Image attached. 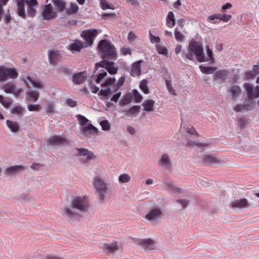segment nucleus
Returning <instances> with one entry per match:
<instances>
[{
    "label": "nucleus",
    "instance_id": "obj_44",
    "mask_svg": "<svg viewBox=\"0 0 259 259\" xmlns=\"http://www.w3.org/2000/svg\"><path fill=\"white\" fill-rule=\"evenodd\" d=\"M115 78L114 77H110L102 84L103 87L110 86L109 88H112V86L115 85Z\"/></svg>",
    "mask_w": 259,
    "mask_h": 259
},
{
    "label": "nucleus",
    "instance_id": "obj_2",
    "mask_svg": "<svg viewBox=\"0 0 259 259\" xmlns=\"http://www.w3.org/2000/svg\"><path fill=\"white\" fill-rule=\"evenodd\" d=\"M89 206V201L86 196H78L72 200L71 208L64 207L62 211L69 219H71L76 217V213L73 211L74 208L84 212L88 210Z\"/></svg>",
    "mask_w": 259,
    "mask_h": 259
},
{
    "label": "nucleus",
    "instance_id": "obj_61",
    "mask_svg": "<svg viewBox=\"0 0 259 259\" xmlns=\"http://www.w3.org/2000/svg\"><path fill=\"white\" fill-rule=\"evenodd\" d=\"M100 6L103 10H106L108 9H111L108 4L106 2L105 0H101Z\"/></svg>",
    "mask_w": 259,
    "mask_h": 259
},
{
    "label": "nucleus",
    "instance_id": "obj_31",
    "mask_svg": "<svg viewBox=\"0 0 259 259\" xmlns=\"http://www.w3.org/2000/svg\"><path fill=\"white\" fill-rule=\"evenodd\" d=\"M66 13L67 14L71 15L73 14L76 13L78 10V7L77 5L75 3H70V8L65 9Z\"/></svg>",
    "mask_w": 259,
    "mask_h": 259
},
{
    "label": "nucleus",
    "instance_id": "obj_12",
    "mask_svg": "<svg viewBox=\"0 0 259 259\" xmlns=\"http://www.w3.org/2000/svg\"><path fill=\"white\" fill-rule=\"evenodd\" d=\"M2 89L7 94H12L15 96H18L21 93L22 90L19 88H16L15 84L11 82H8L3 84Z\"/></svg>",
    "mask_w": 259,
    "mask_h": 259
},
{
    "label": "nucleus",
    "instance_id": "obj_50",
    "mask_svg": "<svg viewBox=\"0 0 259 259\" xmlns=\"http://www.w3.org/2000/svg\"><path fill=\"white\" fill-rule=\"evenodd\" d=\"M27 108L30 111H38L41 109V106L39 104H29Z\"/></svg>",
    "mask_w": 259,
    "mask_h": 259
},
{
    "label": "nucleus",
    "instance_id": "obj_60",
    "mask_svg": "<svg viewBox=\"0 0 259 259\" xmlns=\"http://www.w3.org/2000/svg\"><path fill=\"white\" fill-rule=\"evenodd\" d=\"M115 94L112 96V98H111V100L112 101L114 102L115 103H116L119 98H120L121 93L120 92H119L117 93H114Z\"/></svg>",
    "mask_w": 259,
    "mask_h": 259
},
{
    "label": "nucleus",
    "instance_id": "obj_20",
    "mask_svg": "<svg viewBox=\"0 0 259 259\" xmlns=\"http://www.w3.org/2000/svg\"><path fill=\"white\" fill-rule=\"evenodd\" d=\"M26 79L31 83L33 88L39 90H45L46 88V85L38 79H32L29 76H27Z\"/></svg>",
    "mask_w": 259,
    "mask_h": 259
},
{
    "label": "nucleus",
    "instance_id": "obj_22",
    "mask_svg": "<svg viewBox=\"0 0 259 259\" xmlns=\"http://www.w3.org/2000/svg\"><path fill=\"white\" fill-rule=\"evenodd\" d=\"M48 58L50 63L56 64L60 59V54L57 51H52L49 52Z\"/></svg>",
    "mask_w": 259,
    "mask_h": 259
},
{
    "label": "nucleus",
    "instance_id": "obj_5",
    "mask_svg": "<svg viewBox=\"0 0 259 259\" xmlns=\"http://www.w3.org/2000/svg\"><path fill=\"white\" fill-rule=\"evenodd\" d=\"M98 49L103 60L116 59V49L110 41L106 39L101 40L98 44Z\"/></svg>",
    "mask_w": 259,
    "mask_h": 259
},
{
    "label": "nucleus",
    "instance_id": "obj_19",
    "mask_svg": "<svg viewBox=\"0 0 259 259\" xmlns=\"http://www.w3.org/2000/svg\"><path fill=\"white\" fill-rule=\"evenodd\" d=\"M159 165L165 169L168 168L171 164V160L167 154H163L158 161Z\"/></svg>",
    "mask_w": 259,
    "mask_h": 259
},
{
    "label": "nucleus",
    "instance_id": "obj_52",
    "mask_svg": "<svg viewBox=\"0 0 259 259\" xmlns=\"http://www.w3.org/2000/svg\"><path fill=\"white\" fill-rule=\"evenodd\" d=\"M100 71H101V72H100L99 74L97 75V78L96 80V81L97 83H100L101 80L107 74V72L105 70L102 69L100 70Z\"/></svg>",
    "mask_w": 259,
    "mask_h": 259
},
{
    "label": "nucleus",
    "instance_id": "obj_42",
    "mask_svg": "<svg viewBox=\"0 0 259 259\" xmlns=\"http://www.w3.org/2000/svg\"><path fill=\"white\" fill-rule=\"evenodd\" d=\"M105 248L111 252H114L118 249L119 247L117 242L113 243L111 244H106L105 245Z\"/></svg>",
    "mask_w": 259,
    "mask_h": 259
},
{
    "label": "nucleus",
    "instance_id": "obj_33",
    "mask_svg": "<svg viewBox=\"0 0 259 259\" xmlns=\"http://www.w3.org/2000/svg\"><path fill=\"white\" fill-rule=\"evenodd\" d=\"M166 85L169 93L172 96H176V90L172 87V80L170 79H166Z\"/></svg>",
    "mask_w": 259,
    "mask_h": 259
},
{
    "label": "nucleus",
    "instance_id": "obj_29",
    "mask_svg": "<svg viewBox=\"0 0 259 259\" xmlns=\"http://www.w3.org/2000/svg\"><path fill=\"white\" fill-rule=\"evenodd\" d=\"M6 124L8 127L12 132L15 133L18 131L19 127L18 123L16 121H13L7 120L6 121Z\"/></svg>",
    "mask_w": 259,
    "mask_h": 259
},
{
    "label": "nucleus",
    "instance_id": "obj_57",
    "mask_svg": "<svg viewBox=\"0 0 259 259\" xmlns=\"http://www.w3.org/2000/svg\"><path fill=\"white\" fill-rule=\"evenodd\" d=\"M66 103L70 107H74L76 105V102L70 98H67L66 99Z\"/></svg>",
    "mask_w": 259,
    "mask_h": 259
},
{
    "label": "nucleus",
    "instance_id": "obj_55",
    "mask_svg": "<svg viewBox=\"0 0 259 259\" xmlns=\"http://www.w3.org/2000/svg\"><path fill=\"white\" fill-rule=\"evenodd\" d=\"M121 54L123 56H126L127 55H131L132 51L129 48L123 47L120 50Z\"/></svg>",
    "mask_w": 259,
    "mask_h": 259
},
{
    "label": "nucleus",
    "instance_id": "obj_62",
    "mask_svg": "<svg viewBox=\"0 0 259 259\" xmlns=\"http://www.w3.org/2000/svg\"><path fill=\"white\" fill-rule=\"evenodd\" d=\"M41 167V165L37 163H33L30 166V168L33 170H38Z\"/></svg>",
    "mask_w": 259,
    "mask_h": 259
},
{
    "label": "nucleus",
    "instance_id": "obj_1",
    "mask_svg": "<svg viewBox=\"0 0 259 259\" xmlns=\"http://www.w3.org/2000/svg\"><path fill=\"white\" fill-rule=\"evenodd\" d=\"M194 54L199 62H206L209 60L211 62H214L212 52L208 46L207 47V56H206L203 53L202 43L200 41L191 40L187 52H183L182 55L183 57L190 60H193Z\"/></svg>",
    "mask_w": 259,
    "mask_h": 259
},
{
    "label": "nucleus",
    "instance_id": "obj_10",
    "mask_svg": "<svg viewBox=\"0 0 259 259\" xmlns=\"http://www.w3.org/2000/svg\"><path fill=\"white\" fill-rule=\"evenodd\" d=\"M125 77H120L115 85L112 86V88H107L106 89H102L100 92V95L105 97H108L112 93H115L116 89L120 88L124 83Z\"/></svg>",
    "mask_w": 259,
    "mask_h": 259
},
{
    "label": "nucleus",
    "instance_id": "obj_34",
    "mask_svg": "<svg viewBox=\"0 0 259 259\" xmlns=\"http://www.w3.org/2000/svg\"><path fill=\"white\" fill-rule=\"evenodd\" d=\"M139 87L140 89L144 94H147L149 93V90L148 87V80L144 79L140 82Z\"/></svg>",
    "mask_w": 259,
    "mask_h": 259
},
{
    "label": "nucleus",
    "instance_id": "obj_56",
    "mask_svg": "<svg viewBox=\"0 0 259 259\" xmlns=\"http://www.w3.org/2000/svg\"><path fill=\"white\" fill-rule=\"evenodd\" d=\"M232 16L231 15L224 14L222 16H221V15H220V18H219V20L227 22L229 20H230Z\"/></svg>",
    "mask_w": 259,
    "mask_h": 259
},
{
    "label": "nucleus",
    "instance_id": "obj_17",
    "mask_svg": "<svg viewBox=\"0 0 259 259\" xmlns=\"http://www.w3.org/2000/svg\"><path fill=\"white\" fill-rule=\"evenodd\" d=\"M87 74L85 71L79 72L72 76V81L74 83L79 84L82 83L87 79Z\"/></svg>",
    "mask_w": 259,
    "mask_h": 259
},
{
    "label": "nucleus",
    "instance_id": "obj_64",
    "mask_svg": "<svg viewBox=\"0 0 259 259\" xmlns=\"http://www.w3.org/2000/svg\"><path fill=\"white\" fill-rule=\"evenodd\" d=\"M187 133H189L191 135H197V132L196 131V130L194 129V128L193 127H188L187 128Z\"/></svg>",
    "mask_w": 259,
    "mask_h": 259
},
{
    "label": "nucleus",
    "instance_id": "obj_40",
    "mask_svg": "<svg viewBox=\"0 0 259 259\" xmlns=\"http://www.w3.org/2000/svg\"><path fill=\"white\" fill-rule=\"evenodd\" d=\"M92 131H95L96 133L98 132L97 128L91 123L88 124L82 128V132L84 134L90 133Z\"/></svg>",
    "mask_w": 259,
    "mask_h": 259
},
{
    "label": "nucleus",
    "instance_id": "obj_46",
    "mask_svg": "<svg viewBox=\"0 0 259 259\" xmlns=\"http://www.w3.org/2000/svg\"><path fill=\"white\" fill-rule=\"evenodd\" d=\"M176 202L181 205L182 208L185 209L188 206L189 201L186 199H177L176 200Z\"/></svg>",
    "mask_w": 259,
    "mask_h": 259
},
{
    "label": "nucleus",
    "instance_id": "obj_27",
    "mask_svg": "<svg viewBox=\"0 0 259 259\" xmlns=\"http://www.w3.org/2000/svg\"><path fill=\"white\" fill-rule=\"evenodd\" d=\"M203 161L207 164H215L219 163V160L211 155H205L203 158Z\"/></svg>",
    "mask_w": 259,
    "mask_h": 259
},
{
    "label": "nucleus",
    "instance_id": "obj_43",
    "mask_svg": "<svg viewBox=\"0 0 259 259\" xmlns=\"http://www.w3.org/2000/svg\"><path fill=\"white\" fill-rule=\"evenodd\" d=\"M175 37L177 41L182 42L184 40V35L178 30L177 28H176L175 30L174 33Z\"/></svg>",
    "mask_w": 259,
    "mask_h": 259
},
{
    "label": "nucleus",
    "instance_id": "obj_45",
    "mask_svg": "<svg viewBox=\"0 0 259 259\" xmlns=\"http://www.w3.org/2000/svg\"><path fill=\"white\" fill-rule=\"evenodd\" d=\"M219 18H220V14H214L210 15L208 17V21L213 24H218L219 23Z\"/></svg>",
    "mask_w": 259,
    "mask_h": 259
},
{
    "label": "nucleus",
    "instance_id": "obj_59",
    "mask_svg": "<svg viewBox=\"0 0 259 259\" xmlns=\"http://www.w3.org/2000/svg\"><path fill=\"white\" fill-rule=\"evenodd\" d=\"M134 95L135 98V100L137 102H140L142 100V96L139 93V92L137 90H135L134 91Z\"/></svg>",
    "mask_w": 259,
    "mask_h": 259
},
{
    "label": "nucleus",
    "instance_id": "obj_49",
    "mask_svg": "<svg viewBox=\"0 0 259 259\" xmlns=\"http://www.w3.org/2000/svg\"><path fill=\"white\" fill-rule=\"evenodd\" d=\"M233 109L236 112H241L244 110H248L249 108L245 104L243 105H235L233 106Z\"/></svg>",
    "mask_w": 259,
    "mask_h": 259
},
{
    "label": "nucleus",
    "instance_id": "obj_26",
    "mask_svg": "<svg viewBox=\"0 0 259 259\" xmlns=\"http://www.w3.org/2000/svg\"><path fill=\"white\" fill-rule=\"evenodd\" d=\"M175 24L176 21L174 13L171 11L169 12L166 17V25L167 27L171 28Z\"/></svg>",
    "mask_w": 259,
    "mask_h": 259
},
{
    "label": "nucleus",
    "instance_id": "obj_11",
    "mask_svg": "<svg viewBox=\"0 0 259 259\" xmlns=\"http://www.w3.org/2000/svg\"><path fill=\"white\" fill-rule=\"evenodd\" d=\"M77 156L79 157V160L83 163H87L89 161L95 158L94 154L88 149L81 148L78 149Z\"/></svg>",
    "mask_w": 259,
    "mask_h": 259
},
{
    "label": "nucleus",
    "instance_id": "obj_3",
    "mask_svg": "<svg viewBox=\"0 0 259 259\" xmlns=\"http://www.w3.org/2000/svg\"><path fill=\"white\" fill-rule=\"evenodd\" d=\"M17 14L23 19L26 17L25 6L27 5V12L29 17L33 18L35 15L38 3L37 0H16Z\"/></svg>",
    "mask_w": 259,
    "mask_h": 259
},
{
    "label": "nucleus",
    "instance_id": "obj_25",
    "mask_svg": "<svg viewBox=\"0 0 259 259\" xmlns=\"http://www.w3.org/2000/svg\"><path fill=\"white\" fill-rule=\"evenodd\" d=\"M56 9L59 12H63L66 9V3L64 0H52Z\"/></svg>",
    "mask_w": 259,
    "mask_h": 259
},
{
    "label": "nucleus",
    "instance_id": "obj_51",
    "mask_svg": "<svg viewBox=\"0 0 259 259\" xmlns=\"http://www.w3.org/2000/svg\"><path fill=\"white\" fill-rule=\"evenodd\" d=\"M156 50L158 54L164 55H166L167 51L165 47H163L160 45H158L156 46Z\"/></svg>",
    "mask_w": 259,
    "mask_h": 259
},
{
    "label": "nucleus",
    "instance_id": "obj_7",
    "mask_svg": "<svg viewBox=\"0 0 259 259\" xmlns=\"http://www.w3.org/2000/svg\"><path fill=\"white\" fill-rule=\"evenodd\" d=\"M100 68H104V70L113 74H116L118 71V67L115 66L114 63L113 62L108 61L106 59L96 64V70H97Z\"/></svg>",
    "mask_w": 259,
    "mask_h": 259
},
{
    "label": "nucleus",
    "instance_id": "obj_30",
    "mask_svg": "<svg viewBox=\"0 0 259 259\" xmlns=\"http://www.w3.org/2000/svg\"><path fill=\"white\" fill-rule=\"evenodd\" d=\"M26 95L31 99V101L36 102L38 99L39 93L36 91L30 90L29 92H26Z\"/></svg>",
    "mask_w": 259,
    "mask_h": 259
},
{
    "label": "nucleus",
    "instance_id": "obj_41",
    "mask_svg": "<svg viewBox=\"0 0 259 259\" xmlns=\"http://www.w3.org/2000/svg\"><path fill=\"white\" fill-rule=\"evenodd\" d=\"M100 124L103 131H108L111 128V124L107 120H103L100 122Z\"/></svg>",
    "mask_w": 259,
    "mask_h": 259
},
{
    "label": "nucleus",
    "instance_id": "obj_14",
    "mask_svg": "<svg viewBox=\"0 0 259 259\" xmlns=\"http://www.w3.org/2000/svg\"><path fill=\"white\" fill-rule=\"evenodd\" d=\"M245 88L247 97L252 99L259 97V86H256L253 89L252 85L249 83H245Z\"/></svg>",
    "mask_w": 259,
    "mask_h": 259
},
{
    "label": "nucleus",
    "instance_id": "obj_54",
    "mask_svg": "<svg viewBox=\"0 0 259 259\" xmlns=\"http://www.w3.org/2000/svg\"><path fill=\"white\" fill-rule=\"evenodd\" d=\"M77 117L80 124L82 126L85 125L89 121V120L86 117L81 115H77Z\"/></svg>",
    "mask_w": 259,
    "mask_h": 259
},
{
    "label": "nucleus",
    "instance_id": "obj_6",
    "mask_svg": "<svg viewBox=\"0 0 259 259\" xmlns=\"http://www.w3.org/2000/svg\"><path fill=\"white\" fill-rule=\"evenodd\" d=\"M18 76V73L15 69L0 66V82L6 81L9 79H16Z\"/></svg>",
    "mask_w": 259,
    "mask_h": 259
},
{
    "label": "nucleus",
    "instance_id": "obj_21",
    "mask_svg": "<svg viewBox=\"0 0 259 259\" xmlns=\"http://www.w3.org/2000/svg\"><path fill=\"white\" fill-rule=\"evenodd\" d=\"M232 205L238 208H245L249 206V204L245 199L242 198L236 200L232 202Z\"/></svg>",
    "mask_w": 259,
    "mask_h": 259
},
{
    "label": "nucleus",
    "instance_id": "obj_4",
    "mask_svg": "<svg viewBox=\"0 0 259 259\" xmlns=\"http://www.w3.org/2000/svg\"><path fill=\"white\" fill-rule=\"evenodd\" d=\"M93 185L95 192L98 195L99 201L101 202H104L107 196L109 193L108 181L98 176L94 179Z\"/></svg>",
    "mask_w": 259,
    "mask_h": 259
},
{
    "label": "nucleus",
    "instance_id": "obj_37",
    "mask_svg": "<svg viewBox=\"0 0 259 259\" xmlns=\"http://www.w3.org/2000/svg\"><path fill=\"white\" fill-rule=\"evenodd\" d=\"M199 68L201 71L204 74H212L216 70V68L213 67H206L203 65H200Z\"/></svg>",
    "mask_w": 259,
    "mask_h": 259
},
{
    "label": "nucleus",
    "instance_id": "obj_18",
    "mask_svg": "<svg viewBox=\"0 0 259 259\" xmlns=\"http://www.w3.org/2000/svg\"><path fill=\"white\" fill-rule=\"evenodd\" d=\"M23 169V166L21 165L12 166L6 168L4 170V174L6 176H11Z\"/></svg>",
    "mask_w": 259,
    "mask_h": 259
},
{
    "label": "nucleus",
    "instance_id": "obj_24",
    "mask_svg": "<svg viewBox=\"0 0 259 259\" xmlns=\"http://www.w3.org/2000/svg\"><path fill=\"white\" fill-rule=\"evenodd\" d=\"M132 94L131 93H126L119 101V105L122 107L132 102Z\"/></svg>",
    "mask_w": 259,
    "mask_h": 259
},
{
    "label": "nucleus",
    "instance_id": "obj_8",
    "mask_svg": "<svg viewBox=\"0 0 259 259\" xmlns=\"http://www.w3.org/2000/svg\"><path fill=\"white\" fill-rule=\"evenodd\" d=\"M41 16L44 20H51L57 17V13L54 10L52 5L49 4L44 6Z\"/></svg>",
    "mask_w": 259,
    "mask_h": 259
},
{
    "label": "nucleus",
    "instance_id": "obj_38",
    "mask_svg": "<svg viewBox=\"0 0 259 259\" xmlns=\"http://www.w3.org/2000/svg\"><path fill=\"white\" fill-rule=\"evenodd\" d=\"M227 73L224 70H219L217 71L214 75V79L217 80H223L225 79Z\"/></svg>",
    "mask_w": 259,
    "mask_h": 259
},
{
    "label": "nucleus",
    "instance_id": "obj_63",
    "mask_svg": "<svg viewBox=\"0 0 259 259\" xmlns=\"http://www.w3.org/2000/svg\"><path fill=\"white\" fill-rule=\"evenodd\" d=\"M127 131L131 135H134L136 133V130L135 128L131 125L127 126Z\"/></svg>",
    "mask_w": 259,
    "mask_h": 259
},
{
    "label": "nucleus",
    "instance_id": "obj_48",
    "mask_svg": "<svg viewBox=\"0 0 259 259\" xmlns=\"http://www.w3.org/2000/svg\"><path fill=\"white\" fill-rule=\"evenodd\" d=\"M118 180L121 183H127L131 180V177L126 174H123L119 176Z\"/></svg>",
    "mask_w": 259,
    "mask_h": 259
},
{
    "label": "nucleus",
    "instance_id": "obj_35",
    "mask_svg": "<svg viewBox=\"0 0 259 259\" xmlns=\"http://www.w3.org/2000/svg\"><path fill=\"white\" fill-rule=\"evenodd\" d=\"M0 103L5 108H9L12 103V100L10 98L0 95Z\"/></svg>",
    "mask_w": 259,
    "mask_h": 259
},
{
    "label": "nucleus",
    "instance_id": "obj_58",
    "mask_svg": "<svg viewBox=\"0 0 259 259\" xmlns=\"http://www.w3.org/2000/svg\"><path fill=\"white\" fill-rule=\"evenodd\" d=\"M256 75L253 71H248L245 72V77L247 79L253 78Z\"/></svg>",
    "mask_w": 259,
    "mask_h": 259
},
{
    "label": "nucleus",
    "instance_id": "obj_36",
    "mask_svg": "<svg viewBox=\"0 0 259 259\" xmlns=\"http://www.w3.org/2000/svg\"><path fill=\"white\" fill-rule=\"evenodd\" d=\"M230 92L231 93L233 98H236L241 93V90L239 86L233 85L230 87Z\"/></svg>",
    "mask_w": 259,
    "mask_h": 259
},
{
    "label": "nucleus",
    "instance_id": "obj_16",
    "mask_svg": "<svg viewBox=\"0 0 259 259\" xmlns=\"http://www.w3.org/2000/svg\"><path fill=\"white\" fill-rule=\"evenodd\" d=\"M142 60H139L136 62H134L132 64L130 73L131 76L136 77L141 75V64L142 63Z\"/></svg>",
    "mask_w": 259,
    "mask_h": 259
},
{
    "label": "nucleus",
    "instance_id": "obj_47",
    "mask_svg": "<svg viewBox=\"0 0 259 259\" xmlns=\"http://www.w3.org/2000/svg\"><path fill=\"white\" fill-rule=\"evenodd\" d=\"M143 243L149 249H153L154 248V242L151 239H146L142 240Z\"/></svg>",
    "mask_w": 259,
    "mask_h": 259
},
{
    "label": "nucleus",
    "instance_id": "obj_23",
    "mask_svg": "<svg viewBox=\"0 0 259 259\" xmlns=\"http://www.w3.org/2000/svg\"><path fill=\"white\" fill-rule=\"evenodd\" d=\"M155 101L153 100H145L143 103L142 106L144 107V111L150 112H152L154 110Z\"/></svg>",
    "mask_w": 259,
    "mask_h": 259
},
{
    "label": "nucleus",
    "instance_id": "obj_28",
    "mask_svg": "<svg viewBox=\"0 0 259 259\" xmlns=\"http://www.w3.org/2000/svg\"><path fill=\"white\" fill-rule=\"evenodd\" d=\"M83 47V44L80 41L74 42L69 46V49L73 53L79 52Z\"/></svg>",
    "mask_w": 259,
    "mask_h": 259
},
{
    "label": "nucleus",
    "instance_id": "obj_13",
    "mask_svg": "<svg viewBox=\"0 0 259 259\" xmlns=\"http://www.w3.org/2000/svg\"><path fill=\"white\" fill-rule=\"evenodd\" d=\"M162 215L161 209L158 207H154L151 209L145 215V218L148 221H155L160 219Z\"/></svg>",
    "mask_w": 259,
    "mask_h": 259
},
{
    "label": "nucleus",
    "instance_id": "obj_32",
    "mask_svg": "<svg viewBox=\"0 0 259 259\" xmlns=\"http://www.w3.org/2000/svg\"><path fill=\"white\" fill-rule=\"evenodd\" d=\"M45 112L48 114H52L55 111V105L53 102H47L45 107Z\"/></svg>",
    "mask_w": 259,
    "mask_h": 259
},
{
    "label": "nucleus",
    "instance_id": "obj_9",
    "mask_svg": "<svg viewBox=\"0 0 259 259\" xmlns=\"http://www.w3.org/2000/svg\"><path fill=\"white\" fill-rule=\"evenodd\" d=\"M98 34L99 31L97 29H88L82 31L81 36L87 42V45L91 46L93 44L94 39Z\"/></svg>",
    "mask_w": 259,
    "mask_h": 259
},
{
    "label": "nucleus",
    "instance_id": "obj_39",
    "mask_svg": "<svg viewBox=\"0 0 259 259\" xmlns=\"http://www.w3.org/2000/svg\"><path fill=\"white\" fill-rule=\"evenodd\" d=\"M140 107L139 106H134L128 110H125L123 112H126V115L129 116L134 115L136 113L139 112Z\"/></svg>",
    "mask_w": 259,
    "mask_h": 259
},
{
    "label": "nucleus",
    "instance_id": "obj_53",
    "mask_svg": "<svg viewBox=\"0 0 259 259\" xmlns=\"http://www.w3.org/2000/svg\"><path fill=\"white\" fill-rule=\"evenodd\" d=\"M24 109L21 106H16L11 109V111L18 115H21L24 112Z\"/></svg>",
    "mask_w": 259,
    "mask_h": 259
},
{
    "label": "nucleus",
    "instance_id": "obj_15",
    "mask_svg": "<svg viewBox=\"0 0 259 259\" xmlns=\"http://www.w3.org/2000/svg\"><path fill=\"white\" fill-rule=\"evenodd\" d=\"M47 142L49 145L52 146H63L67 144L65 139L58 136H50L48 139Z\"/></svg>",
    "mask_w": 259,
    "mask_h": 259
}]
</instances>
